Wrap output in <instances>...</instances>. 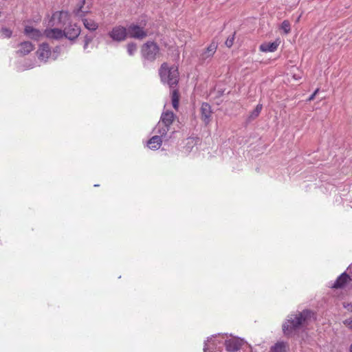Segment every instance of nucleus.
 Here are the masks:
<instances>
[{
	"mask_svg": "<svg viewBox=\"0 0 352 352\" xmlns=\"http://www.w3.org/2000/svg\"><path fill=\"white\" fill-rule=\"evenodd\" d=\"M83 25L85 28L90 31H95L98 28V24L94 19L90 18H82V19Z\"/></svg>",
	"mask_w": 352,
	"mask_h": 352,
	"instance_id": "aec40b11",
	"label": "nucleus"
},
{
	"mask_svg": "<svg viewBox=\"0 0 352 352\" xmlns=\"http://www.w3.org/2000/svg\"><path fill=\"white\" fill-rule=\"evenodd\" d=\"M159 74L162 82L168 84L170 87L173 88L178 82L179 73L175 66L169 67L167 63H163L160 69Z\"/></svg>",
	"mask_w": 352,
	"mask_h": 352,
	"instance_id": "20e7f679",
	"label": "nucleus"
},
{
	"mask_svg": "<svg viewBox=\"0 0 352 352\" xmlns=\"http://www.w3.org/2000/svg\"><path fill=\"white\" fill-rule=\"evenodd\" d=\"M201 119L205 124H208L211 117V107L208 103H203L201 107Z\"/></svg>",
	"mask_w": 352,
	"mask_h": 352,
	"instance_id": "dca6fc26",
	"label": "nucleus"
},
{
	"mask_svg": "<svg viewBox=\"0 0 352 352\" xmlns=\"http://www.w3.org/2000/svg\"><path fill=\"white\" fill-rule=\"evenodd\" d=\"M315 320L314 314L309 310H304L296 314L289 315L283 324V331L285 336L294 335L301 327L308 325Z\"/></svg>",
	"mask_w": 352,
	"mask_h": 352,
	"instance_id": "f03ea898",
	"label": "nucleus"
},
{
	"mask_svg": "<svg viewBox=\"0 0 352 352\" xmlns=\"http://www.w3.org/2000/svg\"><path fill=\"white\" fill-rule=\"evenodd\" d=\"M127 52L129 55L133 56L137 51V45L134 43H130L127 45Z\"/></svg>",
	"mask_w": 352,
	"mask_h": 352,
	"instance_id": "393cba45",
	"label": "nucleus"
},
{
	"mask_svg": "<svg viewBox=\"0 0 352 352\" xmlns=\"http://www.w3.org/2000/svg\"><path fill=\"white\" fill-rule=\"evenodd\" d=\"M12 31L7 28H2L0 31V36L2 38H10L12 36Z\"/></svg>",
	"mask_w": 352,
	"mask_h": 352,
	"instance_id": "a878e982",
	"label": "nucleus"
},
{
	"mask_svg": "<svg viewBox=\"0 0 352 352\" xmlns=\"http://www.w3.org/2000/svg\"><path fill=\"white\" fill-rule=\"evenodd\" d=\"M36 66V64L35 63H32V64H30L25 67H24L23 68H22L21 69H31V68H33Z\"/></svg>",
	"mask_w": 352,
	"mask_h": 352,
	"instance_id": "2f4dec72",
	"label": "nucleus"
},
{
	"mask_svg": "<svg viewBox=\"0 0 352 352\" xmlns=\"http://www.w3.org/2000/svg\"><path fill=\"white\" fill-rule=\"evenodd\" d=\"M280 29L284 32L285 34L289 33L291 30L290 23L287 20L283 21L281 24Z\"/></svg>",
	"mask_w": 352,
	"mask_h": 352,
	"instance_id": "b1692460",
	"label": "nucleus"
},
{
	"mask_svg": "<svg viewBox=\"0 0 352 352\" xmlns=\"http://www.w3.org/2000/svg\"><path fill=\"white\" fill-rule=\"evenodd\" d=\"M343 324L349 330H352V318H347L343 321Z\"/></svg>",
	"mask_w": 352,
	"mask_h": 352,
	"instance_id": "cd10ccee",
	"label": "nucleus"
},
{
	"mask_svg": "<svg viewBox=\"0 0 352 352\" xmlns=\"http://www.w3.org/2000/svg\"><path fill=\"white\" fill-rule=\"evenodd\" d=\"M194 143V139L193 138H188V144H193Z\"/></svg>",
	"mask_w": 352,
	"mask_h": 352,
	"instance_id": "72a5a7b5",
	"label": "nucleus"
},
{
	"mask_svg": "<svg viewBox=\"0 0 352 352\" xmlns=\"http://www.w3.org/2000/svg\"><path fill=\"white\" fill-rule=\"evenodd\" d=\"M234 34H233L232 35L230 36L227 40L226 41V45L228 47H231L234 43Z\"/></svg>",
	"mask_w": 352,
	"mask_h": 352,
	"instance_id": "bb28decb",
	"label": "nucleus"
},
{
	"mask_svg": "<svg viewBox=\"0 0 352 352\" xmlns=\"http://www.w3.org/2000/svg\"><path fill=\"white\" fill-rule=\"evenodd\" d=\"M280 43L278 39L272 43H263L260 45L259 49L263 52H274L277 50Z\"/></svg>",
	"mask_w": 352,
	"mask_h": 352,
	"instance_id": "2eb2a0df",
	"label": "nucleus"
},
{
	"mask_svg": "<svg viewBox=\"0 0 352 352\" xmlns=\"http://www.w3.org/2000/svg\"><path fill=\"white\" fill-rule=\"evenodd\" d=\"M172 104L175 109H177L179 107V95L176 89L172 91Z\"/></svg>",
	"mask_w": 352,
	"mask_h": 352,
	"instance_id": "4be33fe9",
	"label": "nucleus"
},
{
	"mask_svg": "<svg viewBox=\"0 0 352 352\" xmlns=\"http://www.w3.org/2000/svg\"><path fill=\"white\" fill-rule=\"evenodd\" d=\"M108 35L113 41L122 42L127 38V29L122 25H116L112 28Z\"/></svg>",
	"mask_w": 352,
	"mask_h": 352,
	"instance_id": "0eeeda50",
	"label": "nucleus"
},
{
	"mask_svg": "<svg viewBox=\"0 0 352 352\" xmlns=\"http://www.w3.org/2000/svg\"><path fill=\"white\" fill-rule=\"evenodd\" d=\"M69 19V14L66 11H60L54 12L52 16L51 21L52 25L64 24Z\"/></svg>",
	"mask_w": 352,
	"mask_h": 352,
	"instance_id": "f8f14e48",
	"label": "nucleus"
},
{
	"mask_svg": "<svg viewBox=\"0 0 352 352\" xmlns=\"http://www.w3.org/2000/svg\"><path fill=\"white\" fill-rule=\"evenodd\" d=\"M25 35L34 41H39L44 38V32H42L38 29H36L30 25H26L24 28Z\"/></svg>",
	"mask_w": 352,
	"mask_h": 352,
	"instance_id": "9d476101",
	"label": "nucleus"
},
{
	"mask_svg": "<svg viewBox=\"0 0 352 352\" xmlns=\"http://www.w3.org/2000/svg\"><path fill=\"white\" fill-rule=\"evenodd\" d=\"M159 47L153 42H147L142 47V55L148 60H154L159 54Z\"/></svg>",
	"mask_w": 352,
	"mask_h": 352,
	"instance_id": "423d86ee",
	"label": "nucleus"
},
{
	"mask_svg": "<svg viewBox=\"0 0 352 352\" xmlns=\"http://www.w3.org/2000/svg\"><path fill=\"white\" fill-rule=\"evenodd\" d=\"M343 306L348 311H352V305L351 303H346V302H344L343 304Z\"/></svg>",
	"mask_w": 352,
	"mask_h": 352,
	"instance_id": "c756f323",
	"label": "nucleus"
},
{
	"mask_svg": "<svg viewBox=\"0 0 352 352\" xmlns=\"http://www.w3.org/2000/svg\"><path fill=\"white\" fill-rule=\"evenodd\" d=\"M318 92V89H317L309 98L308 100L311 101L312 100H314V97L316 96V95L317 94V93Z\"/></svg>",
	"mask_w": 352,
	"mask_h": 352,
	"instance_id": "7c9ffc66",
	"label": "nucleus"
},
{
	"mask_svg": "<svg viewBox=\"0 0 352 352\" xmlns=\"http://www.w3.org/2000/svg\"><path fill=\"white\" fill-rule=\"evenodd\" d=\"M91 41H92V38L91 37L87 36H85V43H84V46H83L84 50H87V49L89 43L90 42H91Z\"/></svg>",
	"mask_w": 352,
	"mask_h": 352,
	"instance_id": "c85d7f7f",
	"label": "nucleus"
},
{
	"mask_svg": "<svg viewBox=\"0 0 352 352\" xmlns=\"http://www.w3.org/2000/svg\"><path fill=\"white\" fill-rule=\"evenodd\" d=\"M147 35L146 32L138 25L132 24L127 28V36L138 39H142Z\"/></svg>",
	"mask_w": 352,
	"mask_h": 352,
	"instance_id": "6e6552de",
	"label": "nucleus"
},
{
	"mask_svg": "<svg viewBox=\"0 0 352 352\" xmlns=\"http://www.w3.org/2000/svg\"><path fill=\"white\" fill-rule=\"evenodd\" d=\"M347 270L349 271L350 280H352V264L348 267Z\"/></svg>",
	"mask_w": 352,
	"mask_h": 352,
	"instance_id": "473e14b6",
	"label": "nucleus"
},
{
	"mask_svg": "<svg viewBox=\"0 0 352 352\" xmlns=\"http://www.w3.org/2000/svg\"><path fill=\"white\" fill-rule=\"evenodd\" d=\"M170 138H166L162 135L155 133L147 142L148 147L152 150L158 149L163 141H168Z\"/></svg>",
	"mask_w": 352,
	"mask_h": 352,
	"instance_id": "9b49d317",
	"label": "nucleus"
},
{
	"mask_svg": "<svg viewBox=\"0 0 352 352\" xmlns=\"http://www.w3.org/2000/svg\"><path fill=\"white\" fill-rule=\"evenodd\" d=\"M287 345L284 342H278L270 349V352H286Z\"/></svg>",
	"mask_w": 352,
	"mask_h": 352,
	"instance_id": "412c9836",
	"label": "nucleus"
},
{
	"mask_svg": "<svg viewBox=\"0 0 352 352\" xmlns=\"http://www.w3.org/2000/svg\"><path fill=\"white\" fill-rule=\"evenodd\" d=\"M217 46V43L212 41L208 47L199 54V60L201 62L210 60L216 52Z\"/></svg>",
	"mask_w": 352,
	"mask_h": 352,
	"instance_id": "1a4fd4ad",
	"label": "nucleus"
},
{
	"mask_svg": "<svg viewBox=\"0 0 352 352\" xmlns=\"http://www.w3.org/2000/svg\"><path fill=\"white\" fill-rule=\"evenodd\" d=\"M90 8L89 6H85V1L82 0L80 5L74 10L76 16L80 18H84L85 14L89 13Z\"/></svg>",
	"mask_w": 352,
	"mask_h": 352,
	"instance_id": "a211bd4d",
	"label": "nucleus"
},
{
	"mask_svg": "<svg viewBox=\"0 0 352 352\" xmlns=\"http://www.w3.org/2000/svg\"><path fill=\"white\" fill-rule=\"evenodd\" d=\"M34 49L33 44L30 41H24L18 45L16 54L20 56H25Z\"/></svg>",
	"mask_w": 352,
	"mask_h": 352,
	"instance_id": "4468645a",
	"label": "nucleus"
},
{
	"mask_svg": "<svg viewBox=\"0 0 352 352\" xmlns=\"http://www.w3.org/2000/svg\"><path fill=\"white\" fill-rule=\"evenodd\" d=\"M350 280V276L346 272L342 273L335 281L332 287L341 288Z\"/></svg>",
	"mask_w": 352,
	"mask_h": 352,
	"instance_id": "6ab92c4d",
	"label": "nucleus"
},
{
	"mask_svg": "<svg viewBox=\"0 0 352 352\" xmlns=\"http://www.w3.org/2000/svg\"><path fill=\"white\" fill-rule=\"evenodd\" d=\"M63 32V36L69 40H74L79 36L80 33V28L76 24L69 25L65 28V30Z\"/></svg>",
	"mask_w": 352,
	"mask_h": 352,
	"instance_id": "ddd939ff",
	"label": "nucleus"
},
{
	"mask_svg": "<svg viewBox=\"0 0 352 352\" xmlns=\"http://www.w3.org/2000/svg\"><path fill=\"white\" fill-rule=\"evenodd\" d=\"M350 352H352V344H351V346H350Z\"/></svg>",
	"mask_w": 352,
	"mask_h": 352,
	"instance_id": "f704fd0d",
	"label": "nucleus"
},
{
	"mask_svg": "<svg viewBox=\"0 0 352 352\" xmlns=\"http://www.w3.org/2000/svg\"><path fill=\"white\" fill-rule=\"evenodd\" d=\"M175 118V116L172 111H164L162 113L160 120L153 129L154 133L162 135L166 138H170L171 134L174 133V130L171 131V125Z\"/></svg>",
	"mask_w": 352,
	"mask_h": 352,
	"instance_id": "7ed1b4c3",
	"label": "nucleus"
},
{
	"mask_svg": "<svg viewBox=\"0 0 352 352\" xmlns=\"http://www.w3.org/2000/svg\"><path fill=\"white\" fill-rule=\"evenodd\" d=\"M262 104H258L256 108L251 112L250 118L254 120L257 118L262 110Z\"/></svg>",
	"mask_w": 352,
	"mask_h": 352,
	"instance_id": "5701e85b",
	"label": "nucleus"
},
{
	"mask_svg": "<svg viewBox=\"0 0 352 352\" xmlns=\"http://www.w3.org/2000/svg\"><path fill=\"white\" fill-rule=\"evenodd\" d=\"M245 344V341L238 337L228 338L227 334H217L208 338L204 344V352H221L225 345L228 352H235Z\"/></svg>",
	"mask_w": 352,
	"mask_h": 352,
	"instance_id": "f257e3e1",
	"label": "nucleus"
},
{
	"mask_svg": "<svg viewBox=\"0 0 352 352\" xmlns=\"http://www.w3.org/2000/svg\"><path fill=\"white\" fill-rule=\"evenodd\" d=\"M63 36V32L58 28L46 29L44 31V37L47 38L58 39Z\"/></svg>",
	"mask_w": 352,
	"mask_h": 352,
	"instance_id": "f3484780",
	"label": "nucleus"
},
{
	"mask_svg": "<svg viewBox=\"0 0 352 352\" xmlns=\"http://www.w3.org/2000/svg\"><path fill=\"white\" fill-rule=\"evenodd\" d=\"M61 48L56 46L52 51L50 45L46 43H41L36 51L38 60L44 63L50 60H56L60 54Z\"/></svg>",
	"mask_w": 352,
	"mask_h": 352,
	"instance_id": "39448f33",
	"label": "nucleus"
}]
</instances>
